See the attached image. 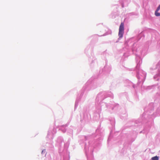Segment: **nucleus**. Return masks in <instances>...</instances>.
<instances>
[{"instance_id":"f03ea898","label":"nucleus","mask_w":160,"mask_h":160,"mask_svg":"<svg viewBox=\"0 0 160 160\" xmlns=\"http://www.w3.org/2000/svg\"><path fill=\"white\" fill-rule=\"evenodd\" d=\"M160 9V5L158 7L157 10L155 12V14L156 16H160V13L158 12V11Z\"/></svg>"},{"instance_id":"7ed1b4c3","label":"nucleus","mask_w":160,"mask_h":160,"mask_svg":"<svg viewBox=\"0 0 160 160\" xmlns=\"http://www.w3.org/2000/svg\"><path fill=\"white\" fill-rule=\"evenodd\" d=\"M152 160H158L159 157L157 156L152 157L151 158Z\"/></svg>"},{"instance_id":"f257e3e1","label":"nucleus","mask_w":160,"mask_h":160,"mask_svg":"<svg viewBox=\"0 0 160 160\" xmlns=\"http://www.w3.org/2000/svg\"><path fill=\"white\" fill-rule=\"evenodd\" d=\"M124 30V25L123 22H122L119 26L118 36L119 38H122L123 37Z\"/></svg>"}]
</instances>
